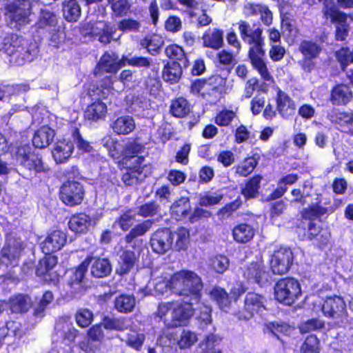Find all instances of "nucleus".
Listing matches in <instances>:
<instances>
[{"label":"nucleus","mask_w":353,"mask_h":353,"mask_svg":"<svg viewBox=\"0 0 353 353\" xmlns=\"http://www.w3.org/2000/svg\"><path fill=\"white\" fill-rule=\"evenodd\" d=\"M237 25L241 38L244 43L250 46L248 56L252 65L268 84L272 83L273 77L264 61L263 46L265 41L262 36L263 30L260 28L253 30L250 23L245 21H240Z\"/></svg>","instance_id":"f257e3e1"},{"label":"nucleus","mask_w":353,"mask_h":353,"mask_svg":"<svg viewBox=\"0 0 353 353\" xmlns=\"http://www.w3.org/2000/svg\"><path fill=\"white\" fill-rule=\"evenodd\" d=\"M90 264L91 274L96 278L107 276L111 272L112 266L108 259L88 256L79 265L68 281V284L71 289L72 295L74 296L83 290L85 285V275Z\"/></svg>","instance_id":"f03ea898"},{"label":"nucleus","mask_w":353,"mask_h":353,"mask_svg":"<svg viewBox=\"0 0 353 353\" xmlns=\"http://www.w3.org/2000/svg\"><path fill=\"white\" fill-rule=\"evenodd\" d=\"M197 303L193 301L167 302L159 305L157 315L165 325L175 328L186 325L194 314L192 306Z\"/></svg>","instance_id":"7ed1b4c3"},{"label":"nucleus","mask_w":353,"mask_h":353,"mask_svg":"<svg viewBox=\"0 0 353 353\" xmlns=\"http://www.w3.org/2000/svg\"><path fill=\"white\" fill-rule=\"evenodd\" d=\"M170 286L172 293L190 297V301L199 302L203 283L194 272L186 270L176 272L170 277Z\"/></svg>","instance_id":"20e7f679"},{"label":"nucleus","mask_w":353,"mask_h":353,"mask_svg":"<svg viewBox=\"0 0 353 353\" xmlns=\"http://www.w3.org/2000/svg\"><path fill=\"white\" fill-rule=\"evenodd\" d=\"M36 43L17 35L5 38L3 47V51L11 57L10 61L19 65L32 61L38 53Z\"/></svg>","instance_id":"39448f33"},{"label":"nucleus","mask_w":353,"mask_h":353,"mask_svg":"<svg viewBox=\"0 0 353 353\" xmlns=\"http://www.w3.org/2000/svg\"><path fill=\"white\" fill-rule=\"evenodd\" d=\"M39 5V0H17L6 6V17L10 26L14 28L28 24L32 10Z\"/></svg>","instance_id":"423d86ee"},{"label":"nucleus","mask_w":353,"mask_h":353,"mask_svg":"<svg viewBox=\"0 0 353 353\" xmlns=\"http://www.w3.org/2000/svg\"><path fill=\"white\" fill-rule=\"evenodd\" d=\"M26 247L24 241L16 231L6 232L4 245L1 251V261L6 266H16Z\"/></svg>","instance_id":"0eeeda50"},{"label":"nucleus","mask_w":353,"mask_h":353,"mask_svg":"<svg viewBox=\"0 0 353 353\" xmlns=\"http://www.w3.org/2000/svg\"><path fill=\"white\" fill-rule=\"evenodd\" d=\"M301 294L300 284L296 280L292 278L281 279L274 286L275 299L286 305L293 304Z\"/></svg>","instance_id":"6e6552de"},{"label":"nucleus","mask_w":353,"mask_h":353,"mask_svg":"<svg viewBox=\"0 0 353 353\" xmlns=\"http://www.w3.org/2000/svg\"><path fill=\"white\" fill-rule=\"evenodd\" d=\"M17 161L26 169L34 174L45 172L48 170L41 158L36 154L31 152V148L28 145H23L18 148L16 152Z\"/></svg>","instance_id":"1a4fd4ad"},{"label":"nucleus","mask_w":353,"mask_h":353,"mask_svg":"<svg viewBox=\"0 0 353 353\" xmlns=\"http://www.w3.org/2000/svg\"><path fill=\"white\" fill-rule=\"evenodd\" d=\"M60 199L68 206H75L81 203L84 197L83 185L77 181L64 183L59 191Z\"/></svg>","instance_id":"9d476101"},{"label":"nucleus","mask_w":353,"mask_h":353,"mask_svg":"<svg viewBox=\"0 0 353 353\" xmlns=\"http://www.w3.org/2000/svg\"><path fill=\"white\" fill-rule=\"evenodd\" d=\"M125 56L121 58L114 52H105L100 59L95 70L94 74L97 77H101L102 72L116 73L121 68L125 66Z\"/></svg>","instance_id":"9b49d317"},{"label":"nucleus","mask_w":353,"mask_h":353,"mask_svg":"<svg viewBox=\"0 0 353 353\" xmlns=\"http://www.w3.org/2000/svg\"><path fill=\"white\" fill-rule=\"evenodd\" d=\"M292 252L290 249L280 248L271 256L270 268L274 274H285L292 263Z\"/></svg>","instance_id":"f8f14e48"},{"label":"nucleus","mask_w":353,"mask_h":353,"mask_svg":"<svg viewBox=\"0 0 353 353\" xmlns=\"http://www.w3.org/2000/svg\"><path fill=\"white\" fill-rule=\"evenodd\" d=\"M174 235L169 229L157 230L151 236L150 245L152 250L159 254H163L171 250Z\"/></svg>","instance_id":"ddd939ff"},{"label":"nucleus","mask_w":353,"mask_h":353,"mask_svg":"<svg viewBox=\"0 0 353 353\" xmlns=\"http://www.w3.org/2000/svg\"><path fill=\"white\" fill-rule=\"evenodd\" d=\"M243 276L252 283H256L260 285L269 281L270 274L265 270V266L261 261L252 263L243 271Z\"/></svg>","instance_id":"4468645a"},{"label":"nucleus","mask_w":353,"mask_h":353,"mask_svg":"<svg viewBox=\"0 0 353 353\" xmlns=\"http://www.w3.org/2000/svg\"><path fill=\"white\" fill-rule=\"evenodd\" d=\"M74 149L70 136L58 140L54 145L52 155L57 163H64L71 157Z\"/></svg>","instance_id":"2eb2a0df"},{"label":"nucleus","mask_w":353,"mask_h":353,"mask_svg":"<svg viewBox=\"0 0 353 353\" xmlns=\"http://www.w3.org/2000/svg\"><path fill=\"white\" fill-rule=\"evenodd\" d=\"M244 303L245 314H240L239 319H249L254 312H259L265 309V299L261 295L249 292L246 294Z\"/></svg>","instance_id":"dca6fc26"},{"label":"nucleus","mask_w":353,"mask_h":353,"mask_svg":"<svg viewBox=\"0 0 353 353\" xmlns=\"http://www.w3.org/2000/svg\"><path fill=\"white\" fill-rule=\"evenodd\" d=\"M139 291L143 294V296L163 295L170 291L172 292L170 279H168L163 276H157L152 281H149L145 288H140Z\"/></svg>","instance_id":"f3484780"},{"label":"nucleus","mask_w":353,"mask_h":353,"mask_svg":"<svg viewBox=\"0 0 353 353\" xmlns=\"http://www.w3.org/2000/svg\"><path fill=\"white\" fill-rule=\"evenodd\" d=\"M66 235L61 230H54L50 233L41 244L42 252L50 254L60 250L66 242Z\"/></svg>","instance_id":"a211bd4d"},{"label":"nucleus","mask_w":353,"mask_h":353,"mask_svg":"<svg viewBox=\"0 0 353 353\" xmlns=\"http://www.w3.org/2000/svg\"><path fill=\"white\" fill-rule=\"evenodd\" d=\"M131 161L136 165L133 167H130L126 170V172L123 174L122 180L127 185H133L141 181L145 175L143 172V164L144 159L140 157L134 156L131 158Z\"/></svg>","instance_id":"6ab92c4d"},{"label":"nucleus","mask_w":353,"mask_h":353,"mask_svg":"<svg viewBox=\"0 0 353 353\" xmlns=\"http://www.w3.org/2000/svg\"><path fill=\"white\" fill-rule=\"evenodd\" d=\"M201 39L204 47L218 50L223 45V30L216 28H209Z\"/></svg>","instance_id":"aec40b11"},{"label":"nucleus","mask_w":353,"mask_h":353,"mask_svg":"<svg viewBox=\"0 0 353 353\" xmlns=\"http://www.w3.org/2000/svg\"><path fill=\"white\" fill-rule=\"evenodd\" d=\"M88 339L85 341L79 343L80 348L85 352H94L97 345H94L93 343H99L103 338V333L100 325H95L92 326L88 332Z\"/></svg>","instance_id":"412c9836"},{"label":"nucleus","mask_w":353,"mask_h":353,"mask_svg":"<svg viewBox=\"0 0 353 353\" xmlns=\"http://www.w3.org/2000/svg\"><path fill=\"white\" fill-rule=\"evenodd\" d=\"M276 105L279 113L285 119L290 117L295 112L294 101L281 90L277 93Z\"/></svg>","instance_id":"4be33fe9"},{"label":"nucleus","mask_w":353,"mask_h":353,"mask_svg":"<svg viewBox=\"0 0 353 353\" xmlns=\"http://www.w3.org/2000/svg\"><path fill=\"white\" fill-rule=\"evenodd\" d=\"M347 16L343 12L332 8V22H336L335 38L337 41H344L348 35Z\"/></svg>","instance_id":"5701e85b"},{"label":"nucleus","mask_w":353,"mask_h":353,"mask_svg":"<svg viewBox=\"0 0 353 353\" xmlns=\"http://www.w3.org/2000/svg\"><path fill=\"white\" fill-rule=\"evenodd\" d=\"M55 133L53 129L44 125L38 129L32 138L33 145L37 148H45L53 141Z\"/></svg>","instance_id":"b1692460"},{"label":"nucleus","mask_w":353,"mask_h":353,"mask_svg":"<svg viewBox=\"0 0 353 353\" xmlns=\"http://www.w3.org/2000/svg\"><path fill=\"white\" fill-rule=\"evenodd\" d=\"M111 128L117 134H128L136 128L134 119L129 115L118 117L112 124Z\"/></svg>","instance_id":"393cba45"},{"label":"nucleus","mask_w":353,"mask_h":353,"mask_svg":"<svg viewBox=\"0 0 353 353\" xmlns=\"http://www.w3.org/2000/svg\"><path fill=\"white\" fill-rule=\"evenodd\" d=\"M92 224L91 217L85 214L79 213L73 215L68 223L69 228L76 233L86 232Z\"/></svg>","instance_id":"a878e982"},{"label":"nucleus","mask_w":353,"mask_h":353,"mask_svg":"<svg viewBox=\"0 0 353 353\" xmlns=\"http://www.w3.org/2000/svg\"><path fill=\"white\" fill-rule=\"evenodd\" d=\"M255 235L254 228L247 223H241L235 226L232 230L234 240L239 243L250 242Z\"/></svg>","instance_id":"bb28decb"},{"label":"nucleus","mask_w":353,"mask_h":353,"mask_svg":"<svg viewBox=\"0 0 353 353\" xmlns=\"http://www.w3.org/2000/svg\"><path fill=\"white\" fill-rule=\"evenodd\" d=\"M210 296L222 311L225 312L229 311L232 301L225 289L215 287L210 292Z\"/></svg>","instance_id":"cd10ccee"},{"label":"nucleus","mask_w":353,"mask_h":353,"mask_svg":"<svg viewBox=\"0 0 353 353\" xmlns=\"http://www.w3.org/2000/svg\"><path fill=\"white\" fill-rule=\"evenodd\" d=\"M137 257L132 251L126 250L122 252L120 256L119 267L117 272L120 274H128L134 267Z\"/></svg>","instance_id":"c85d7f7f"},{"label":"nucleus","mask_w":353,"mask_h":353,"mask_svg":"<svg viewBox=\"0 0 353 353\" xmlns=\"http://www.w3.org/2000/svg\"><path fill=\"white\" fill-rule=\"evenodd\" d=\"M182 69L180 64L172 61L168 63L163 71V78L165 81L174 83L177 82L181 78Z\"/></svg>","instance_id":"c756f323"},{"label":"nucleus","mask_w":353,"mask_h":353,"mask_svg":"<svg viewBox=\"0 0 353 353\" xmlns=\"http://www.w3.org/2000/svg\"><path fill=\"white\" fill-rule=\"evenodd\" d=\"M106 112L105 103L101 101H97L87 108L85 117L88 120L97 121L105 117Z\"/></svg>","instance_id":"7c9ffc66"},{"label":"nucleus","mask_w":353,"mask_h":353,"mask_svg":"<svg viewBox=\"0 0 353 353\" xmlns=\"http://www.w3.org/2000/svg\"><path fill=\"white\" fill-rule=\"evenodd\" d=\"M10 304L12 312L23 313L29 310L32 301L28 296L18 294L10 299Z\"/></svg>","instance_id":"2f4dec72"},{"label":"nucleus","mask_w":353,"mask_h":353,"mask_svg":"<svg viewBox=\"0 0 353 353\" xmlns=\"http://www.w3.org/2000/svg\"><path fill=\"white\" fill-rule=\"evenodd\" d=\"M63 12L68 21H77L81 16V10L77 0H65L63 2Z\"/></svg>","instance_id":"473e14b6"},{"label":"nucleus","mask_w":353,"mask_h":353,"mask_svg":"<svg viewBox=\"0 0 353 353\" xmlns=\"http://www.w3.org/2000/svg\"><path fill=\"white\" fill-rule=\"evenodd\" d=\"M70 138L74 145H76L79 154L90 153L92 152L93 148L92 145L82 137L78 128H74L72 129Z\"/></svg>","instance_id":"72a5a7b5"},{"label":"nucleus","mask_w":353,"mask_h":353,"mask_svg":"<svg viewBox=\"0 0 353 353\" xmlns=\"http://www.w3.org/2000/svg\"><path fill=\"white\" fill-rule=\"evenodd\" d=\"M351 97L352 92L346 85H339L332 89V104H345Z\"/></svg>","instance_id":"f704fd0d"},{"label":"nucleus","mask_w":353,"mask_h":353,"mask_svg":"<svg viewBox=\"0 0 353 353\" xmlns=\"http://www.w3.org/2000/svg\"><path fill=\"white\" fill-rule=\"evenodd\" d=\"M299 51L306 60H312L318 57L321 48L315 42L304 40L299 46Z\"/></svg>","instance_id":"c9c22d12"},{"label":"nucleus","mask_w":353,"mask_h":353,"mask_svg":"<svg viewBox=\"0 0 353 353\" xmlns=\"http://www.w3.org/2000/svg\"><path fill=\"white\" fill-rule=\"evenodd\" d=\"M57 23V18L53 12L47 10H41V16L37 23L38 28L50 30L56 28Z\"/></svg>","instance_id":"e433bc0d"},{"label":"nucleus","mask_w":353,"mask_h":353,"mask_svg":"<svg viewBox=\"0 0 353 353\" xmlns=\"http://www.w3.org/2000/svg\"><path fill=\"white\" fill-rule=\"evenodd\" d=\"M163 44V39L157 34L147 37L141 41V46L145 48L151 54H157Z\"/></svg>","instance_id":"4c0bfd02"},{"label":"nucleus","mask_w":353,"mask_h":353,"mask_svg":"<svg viewBox=\"0 0 353 353\" xmlns=\"http://www.w3.org/2000/svg\"><path fill=\"white\" fill-rule=\"evenodd\" d=\"M197 341L198 338L195 332L183 329L176 343L180 349H188L191 347Z\"/></svg>","instance_id":"58836bf2"},{"label":"nucleus","mask_w":353,"mask_h":353,"mask_svg":"<svg viewBox=\"0 0 353 353\" xmlns=\"http://www.w3.org/2000/svg\"><path fill=\"white\" fill-rule=\"evenodd\" d=\"M261 181V176L256 175L251 178L246 183L245 187L241 190V193L245 199H251L256 196L259 192Z\"/></svg>","instance_id":"ea45409f"},{"label":"nucleus","mask_w":353,"mask_h":353,"mask_svg":"<svg viewBox=\"0 0 353 353\" xmlns=\"http://www.w3.org/2000/svg\"><path fill=\"white\" fill-rule=\"evenodd\" d=\"M134 306L135 299L132 296L123 294L118 296L114 301V307L120 312H130Z\"/></svg>","instance_id":"a19ab883"},{"label":"nucleus","mask_w":353,"mask_h":353,"mask_svg":"<svg viewBox=\"0 0 353 353\" xmlns=\"http://www.w3.org/2000/svg\"><path fill=\"white\" fill-rule=\"evenodd\" d=\"M41 259L38 263L36 273L38 276H42L48 274L57 263V258L50 254Z\"/></svg>","instance_id":"79ce46f5"},{"label":"nucleus","mask_w":353,"mask_h":353,"mask_svg":"<svg viewBox=\"0 0 353 353\" xmlns=\"http://www.w3.org/2000/svg\"><path fill=\"white\" fill-rule=\"evenodd\" d=\"M327 213V210L317 204H312L302 211V217L309 221H315Z\"/></svg>","instance_id":"37998d69"},{"label":"nucleus","mask_w":353,"mask_h":353,"mask_svg":"<svg viewBox=\"0 0 353 353\" xmlns=\"http://www.w3.org/2000/svg\"><path fill=\"white\" fill-rule=\"evenodd\" d=\"M175 236L174 248L176 250H185L190 243V232L185 228H180L173 234Z\"/></svg>","instance_id":"c03bdc74"},{"label":"nucleus","mask_w":353,"mask_h":353,"mask_svg":"<svg viewBox=\"0 0 353 353\" xmlns=\"http://www.w3.org/2000/svg\"><path fill=\"white\" fill-rule=\"evenodd\" d=\"M258 163V159L255 157L246 158L236 167V173L241 176H247L253 172Z\"/></svg>","instance_id":"a18cd8bd"},{"label":"nucleus","mask_w":353,"mask_h":353,"mask_svg":"<svg viewBox=\"0 0 353 353\" xmlns=\"http://www.w3.org/2000/svg\"><path fill=\"white\" fill-rule=\"evenodd\" d=\"M172 114L176 117H183L190 112V106L186 99L178 98L170 106Z\"/></svg>","instance_id":"49530a36"},{"label":"nucleus","mask_w":353,"mask_h":353,"mask_svg":"<svg viewBox=\"0 0 353 353\" xmlns=\"http://www.w3.org/2000/svg\"><path fill=\"white\" fill-rule=\"evenodd\" d=\"M107 1L116 17L125 15L131 8V3L128 0H107Z\"/></svg>","instance_id":"de8ad7c7"},{"label":"nucleus","mask_w":353,"mask_h":353,"mask_svg":"<svg viewBox=\"0 0 353 353\" xmlns=\"http://www.w3.org/2000/svg\"><path fill=\"white\" fill-rule=\"evenodd\" d=\"M152 221L146 220L134 227L125 236L128 243H130L134 239L145 234L152 225Z\"/></svg>","instance_id":"09e8293b"},{"label":"nucleus","mask_w":353,"mask_h":353,"mask_svg":"<svg viewBox=\"0 0 353 353\" xmlns=\"http://www.w3.org/2000/svg\"><path fill=\"white\" fill-rule=\"evenodd\" d=\"M190 209V200L188 197H181L176 201L171 206L172 213L181 217L187 214Z\"/></svg>","instance_id":"8fccbe9b"},{"label":"nucleus","mask_w":353,"mask_h":353,"mask_svg":"<svg viewBox=\"0 0 353 353\" xmlns=\"http://www.w3.org/2000/svg\"><path fill=\"white\" fill-rule=\"evenodd\" d=\"M93 313L88 309H79L75 314L77 325L81 327H88L93 321Z\"/></svg>","instance_id":"3c124183"},{"label":"nucleus","mask_w":353,"mask_h":353,"mask_svg":"<svg viewBox=\"0 0 353 353\" xmlns=\"http://www.w3.org/2000/svg\"><path fill=\"white\" fill-rule=\"evenodd\" d=\"M301 351L302 353H319V341L318 338L314 334L308 336L303 343Z\"/></svg>","instance_id":"603ef678"},{"label":"nucleus","mask_w":353,"mask_h":353,"mask_svg":"<svg viewBox=\"0 0 353 353\" xmlns=\"http://www.w3.org/2000/svg\"><path fill=\"white\" fill-rule=\"evenodd\" d=\"M135 216L134 212L131 210H128L115 221L114 224H118L124 231L128 230L135 222Z\"/></svg>","instance_id":"864d4df0"},{"label":"nucleus","mask_w":353,"mask_h":353,"mask_svg":"<svg viewBox=\"0 0 353 353\" xmlns=\"http://www.w3.org/2000/svg\"><path fill=\"white\" fill-rule=\"evenodd\" d=\"M210 265L215 272L222 274L228 268L229 260L225 256L219 255L211 259Z\"/></svg>","instance_id":"5fc2aeb1"},{"label":"nucleus","mask_w":353,"mask_h":353,"mask_svg":"<svg viewBox=\"0 0 353 353\" xmlns=\"http://www.w3.org/2000/svg\"><path fill=\"white\" fill-rule=\"evenodd\" d=\"M236 117L234 111L223 110L216 116L215 123L220 126H228Z\"/></svg>","instance_id":"6e6d98bb"},{"label":"nucleus","mask_w":353,"mask_h":353,"mask_svg":"<svg viewBox=\"0 0 353 353\" xmlns=\"http://www.w3.org/2000/svg\"><path fill=\"white\" fill-rule=\"evenodd\" d=\"M54 296L50 291L46 292L41 299L39 305L34 310V315L37 317L43 316V312L46 307L53 301Z\"/></svg>","instance_id":"4d7b16f0"},{"label":"nucleus","mask_w":353,"mask_h":353,"mask_svg":"<svg viewBox=\"0 0 353 353\" xmlns=\"http://www.w3.org/2000/svg\"><path fill=\"white\" fill-rule=\"evenodd\" d=\"M323 322L319 319H312L303 322L299 325V330L301 333H307L320 330L323 328Z\"/></svg>","instance_id":"13d9d810"},{"label":"nucleus","mask_w":353,"mask_h":353,"mask_svg":"<svg viewBox=\"0 0 353 353\" xmlns=\"http://www.w3.org/2000/svg\"><path fill=\"white\" fill-rule=\"evenodd\" d=\"M113 80L111 76H105L100 83V87L97 88V95L100 98H105L112 89Z\"/></svg>","instance_id":"bf43d9fd"},{"label":"nucleus","mask_w":353,"mask_h":353,"mask_svg":"<svg viewBox=\"0 0 353 353\" xmlns=\"http://www.w3.org/2000/svg\"><path fill=\"white\" fill-rule=\"evenodd\" d=\"M140 28V22L132 19H123L118 24V29L124 32H138Z\"/></svg>","instance_id":"052dcab7"},{"label":"nucleus","mask_w":353,"mask_h":353,"mask_svg":"<svg viewBox=\"0 0 353 353\" xmlns=\"http://www.w3.org/2000/svg\"><path fill=\"white\" fill-rule=\"evenodd\" d=\"M239 53L234 51L229 52L227 50H221L217 53V59L219 62L223 65H230L236 63V57Z\"/></svg>","instance_id":"680f3d73"},{"label":"nucleus","mask_w":353,"mask_h":353,"mask_svg":"<svg viewBox=\"0 0 353 353\" xmlns=\"http://www.w3.org/2000/svg\"><path fill=\"white\" fill-rule=\"evenodd\" d=\"M210 89V83H208L205 80H196L194 81L191 85V91L192 93L200 94L203 96L208 94Z\"/></svg>","instance_id":"e2e57ef3"},{"label":"nucleus","mask_w":353,"mask_h":353,"mask_svg":"<svg viewBox=\"0 0 353 353\" xmlns=\"http://www.w3.org/2000/svg\"><path fill=\"white\" fill-rule=\"evenodd\" d=\"M103 327L110 330H123L126 328V325L121 319L105 317L103 322Z\"/></svg>","instance_id":"0e129e2a"},{"label":"nucleus","mask_w":353,"mask_h":353,"mask_svg":"<svg viewBox=\"0 0 353 353\" xmlns=\"http://www.w3.org/2000/svg\"><path fill=\"white\" fill-rule=\"evenodd\" d=\"M144 340L145 336L143 334L132 332L128 336L127 343L132 348L137 350H139L143 343Z\"/></svg>","instance_id":"69168bd1"},{"label":"nucleus","mask_w":353,"mask_h":353,"mask_svg":"<svg viewBox=\"0 0 353 353\" xmlns=\"http://www.w3.org/2000/svg\"><path fill=\"white\" fill-rule=\"evenodd\" d=\"M165 54L170 59L181 60L184 58L185 53L181 47L176 44H172L166 47Z\"/></svg>","instance_id":"338daca9"},{"label":"nucleus","mask_w":353,"mask_h":353,"mask_svg":"<svg viewBox=\"0 0 353 353\" xmlns=\"http://www.w3.org/2000/svg\"><path fill=\"white\" fill-rule=\"evenodd\" d=\"M337 61L340 63L341 69L345 70L350 63V51L347 48H342L335 53Z\"/></svg>","instance_id":"774afa93"}]
</instances>
